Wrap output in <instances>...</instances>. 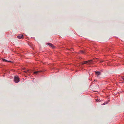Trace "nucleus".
<instances>
[{
	"label": "nucleus",
	"mask_w": 124,
	"mask_h": 124,
	"mask_svg": "<svg viewBox=\"0 0 124 124\" xmlns=\"http://www.w3.org/2000/svg\"><path fill=\"white\" fill-rule=\"evenodd\" d=\"M14 82L16 83H17L19 81V79L18 76H15L14 77Z\"/></svg>",
	"instance_id": "obj_1"
},
{
	"label": "nucleus",
	"mask_w": 124,
	"mask_h": 124,
	"mask_svg": "<svg viewBox=\"0 0 124 124\" xmlns=\"http://www.w3.org/2000/svg\"><path fill=\"white\" fill-rule=\"evenodd\" d=\"M92 61V60H91L89 61H86L84 62H83V63L82 64H86L88 63H91Z\"/></svg>",
	"instance_id": "obj_2"
},
{
	"label": "nucleus",
	"mask_w": 124,
	"mask_h": 124,
	"mask_svg": "<svg viewBox=\"0 0 124 124\" xmlns=\"http://www.w3.org/2000/svg\"><path fill=\"white\" fill-rule=\"evenodd\" d=\"M96 74L98 77L101 74V73L99 71L95 72Z\"/></svg>",
	"instance_id": "obj_3"
},
{
	"label": "nucleus",
	"mask_w": 124,
	"mask_h": 124,
	"mask_svg": "<svg viewBox=\"0 0 124 124\" xmlns=\"http://www.w3.org/2000/svg\"><path fill=\"white\" fill-rule=\"evenodd\" d=\"M48 44L50 46L52 47V48H54V46L52 44H51L50 43H48Z\"/></svg>",
	"instance_id": "obj_4"
},
{
	"label": "nucleus",
	"mask_w": 124,
	"mask_h": 124,
	"mask_svg": "<svg viewBox=\"0 0 124 124\" xmlns=\"http://www.w3.org/2000/svg\"><path fill=\"white\" fill-rule=\"evenodd\" d=\"M23 35H22L21 36L19 35L17 36V38L19 39H21L23 37Z\"/></svg>",
	"instance_id": "obj_5"
},
{
	"label": "nucleus",
	"mask_w": 124,
	"mask_h": 124,
	"mask_svg": "<svg viewBox=\"0 0 124 124\" xmlns=\"http://www.w3.org/2000/svg\"><path fill=\"white\" fill-rule=\"evenodd\" d=\"M109 102V101H107V102H106V103L105 102L103 104H102V105H105L106 104H107V103H108Z\"/></svg>",
	"instance_id": "obj_6"
},
{
	"label": "nucleus",
	"mask_w": 124,
	"mask_h": 124,
	"mask_svg": "<svg viewBox=\"0 0 124 124\" xmlns=\"http://www.w3.org/2000/svg\"><path fill=\"white\" fill-rule=\"evenodd\" d=\"M5 62H11L10 61H8L6 59H5Z\"/></svg>",
	"instance_id": "obj_7"
},
{
	"label": "nucleus",
	"mask_w": 124,
	"mask_h": 124,
	"mask_svg": "<svg viewBox=\"0 0 124 124\" xmlns=\"http://www.w3.org/2000/svg\"><path fill=\"white\" fill-rule=\"evenodd\" d=\"M39 72V71H37L35 72H34V74H37V73L38 72Z\"/></svg>",
	"instance_id": "obj_8"
},
{
	"label": "nucleus",
	"mask_w": 124,
	"mask_h": 124,
	"mask_svg": "<svg viewBox=\"0 0 124 124\" xmlns=\"http://www.w3.org/2000/svg\"><path fill=\"white\" fill-rule=\"evenodd\" d=\"M5 59H2V61L3 62H5Z\"/></svg>",
	"instance_id": "obj_9"
},
{
	"label": "nucleus",
	"mask_w": 124,
	"mask_h": 124,
	"mask_svg": "<svg viewBox=\"0 0 124 124\" xmlns=\"http://www.w3.org/2000/svg\"><path fill=\"white\" fill-rule=\"evenodd\" d=\"M29 71V70H28L27 71H24V72L25 73H27V71Z\"/></svg>",
	"instance_id": "obj_10"
},
{
	"label": "nucleus",
	"mask_w": 124,
	"mask_h": 124,
	"mask_svg": "<svg viewBox=\"0 0 124 124\" xmlns=\"http://www.w3.org/2000/svg\"><path fill=\"white\" fill-rule=\"evenodd\" d=\"M81 53H84V51H81Z\"/></svg>",
	"instance_id": "obj_11"
},
{
	"label": "nucleus",
	"mask_w": 124,
	"mask_h": 124,
	"mask_svg": "<svg viewBox=\"0 0 124 124\" xmlns=\"http://www.w3.org/2000/svg\"><path fill=\"white\" fill-rule=\"evenodd\" d=\"M122 79L123 80H124V78H122Z\"/></svg>",
	"instance_id": "obj_12"
},
{
	"label": "nucleus",
	"mask_w": 124,
	"mask_h": 124,
	"mask_svg": "<svg viewBox=\"0 0 124 124\" xmlns=\"http://www.w3.org/2000/svg\"><path fill=\"white\" fill-rule=\"evenodd\" d=\"M98 99H97L96 101H97V102H98Z\"/></svg>",
	"instance_id": "obj_13"
}]
</instances>
